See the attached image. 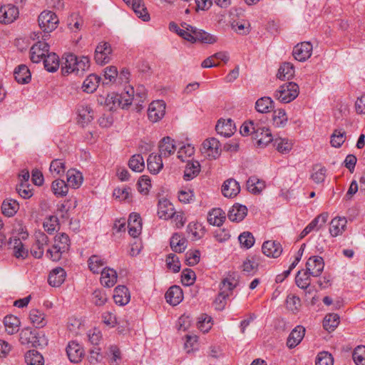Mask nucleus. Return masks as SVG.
<instances>
[{
    "mask_svg": "<svg viewBox=\"0 0 365 365\" xmlns=\"http://www.w3.org/2000/svg\"><path fill=\"white\" fill-rule=\"evenodd\" d=\"M61 71L63 75L76 73L82 74L90 67V60L87 56L77 57L73 53H68L64 57Z\"/></svg>",
    "mask_w": 365,
    "mask_h": 365,
    "instance_id": "nucleus-1",
    "label": "nucleus"
},
{
    "mask_svg": "<svg viewBox=\"0 0 365 365\" xmlns=\"http://www.w3.org/2000/svg\"><path fill=\"white\" fill-rule=\"evenodd\" d=\"M70 239L66 233H60L55 237L54 244L47 250L46 255L53 261L61 259L62 254L66 252L70 248Z\"/></svg>",
    "mask_w": 365,
    "mask_h": 365,
    "instance_id": "nucleus-2",
    "label": "nucleus"
},
{
    "mask_svg": "<svg viewBox=\"0 0 365 365\" xmlns=\"http://www.w3.org/2000/svg\"><path fill=\"white\" fill-rule=\"evenodd\" d=\"M38 26L43 32V40H46L49 34L54 31L59 23L56 14L48 10L43 11L38 18Z\"/></svg>",
    "mask_w": 365,
    "mask_h": 365,
    "instance_id": "nucleus-3",
    "label": "nucleus"
},
{
    "mask_svg": "<svg viewBox=\"0 0 365 365\" xmlns=\"http://www.w3.org/2000/svg\"><path fill=\"white\" fill-rule=\"evenodd\" d=\"M299 86L294 82H287L279 87L274 92V97L283 103L294 101L299 95Z\"/></svg>",
    "mask_w": 365,
    "mask_h": 365,
    "instance_id": "nucleus-4",
    "label": "nucleus"
},
{
    "mask_svg": "<svg viewBox=\"0 0 365 365\" xmlns=\"http://www.w3.org/2000/svg\"><path fill=\"white\" fill-rule=\"evenodd\" d=\"M113 49L109 43L102 41L98 43L95 51V61L99 65H104L111 60Z\"/></svg>",
    "mask_w": 365,
    "mask_h": 365,
    "instance_id": "nucleus-5",
    "label": "nucleus"
},
{
    "mask_svg": "<svg viewBox=\"0 0 365 365\" xmlns=\"http://www.w3.org/2000/svg\"><path fill=\"white\" fill-rule=\"evenodd\" d=\"M201 152L209 158L216 159L221 152L219 140L215 138L205 140L202 144Z\"/></svg>",
    "mask_w": 365,
    "mask_h": 365,
    "instance_id": "nucleus-6",
    "label": "nucleus"
},
{
    "mask_svg": "<svg viewBox=\"0 0 365 365\" xmlns=\"http://www.w3.org/2000/svg\"><path fill=\"white\" fill-rule=\"evenodd\" d=\"M45 41H38L31 48V60L33 63L41 62L48 53L49 45Z\"/></svg>",
    "mask_w": 365,
    "mask_h": 365,
    "instance_id": "nucleus-7",
    "label": "nucleus"
},
{
    "mask_svg": "<svg viewBox=\"0 0 365 365\" xmlns=\"http://www.w3.org/2000/svg\"><path fill=\"white\" fill-rule=\"evenodd\" d=\"M165 113V103L163 101H154L148 107V119L153 122L160 120Z\"/></svg>",
    "mask_w": 365,
    "mask_h": 365,
    "instance_id": "nucleus-8",
    "label": "nucleus"
},
{
    "mask_svg": "<svg viewBox=\"0 0 365 365\" xmlns=\"http://www.w3.org/2000/svg\"><path fill=\"white\" fill-rule=\"evenodd\" d=\"M35 239L31 253L35 258L40 259L43 257L44 246L48 245V237L44 232H37L35 234Z\"/></svg>",
    "mask_w": 365,
    "mask_h": 365,
    "instance_id": "nucleus-9",
    "label": "nucleus"
},
{
    "mask_svg": "<svg viewBox=\"0 0 365 365\" xmlns=\"http://www.w3.org/2000/svg\"><path fill=\"white\" fill-rule=\"evenodd\" d=\"M19 9L13 4H6L0 7V23L9 24L19 17Z\"/></svg>",
    "mask_w": 365,
    "mask_h": 365,
    "instance_id": "nucleus-10",
    "label": "nucleus"
},
{
    "mask_svg": "<svg viewBox=\"0 0 365 365\" xmlns=\"http://www.w3.org/2000/svg\"><path fill=\"white\" fill-rule=\"evenodd\" d=\"M8 246L16 259H25L28 257L29 251L19 237L10 238Z\"/></svg>",
    "mask_w": 365,
    "mask_h": 365,
    "instance_id": "nucleus-11",
    "label": "nucleus"
},
{
    "mask_svg": "<svg viewBox=\"0 0 365 365\" xmlns=\"http://www.w3.org/2000/svg\"><path fill=\"white\" fill-rule=\"evenodd\" d=\"M324 267V262L322 257L312 256L306 263V270L312 277H319Z\"/></svg>",
    "mask_w": 365,
    "mask_h": 365,
    "instance_id": "nucleus-12",
    "label": "nucleus"
},
{
    "mask_svg": "<svg viewBox=\"0 0 365 365\" xmlns=\"http://www.w3.org/2000/svg\"><path fill=\"white\" fill-rule=\"evenodd\" d=\"M312 52V45L308 41H304L294 47L292 54L296 60L302 62L311 56Z\"/></svg>",
    "mask_w": 365,
    "mask_h": 365,
    "instance_id": "nucleus-13",
    "label": "nucleus"
},
{
    "mask_svg": "<svg viewBox=\"0 0 365 365\" xmlns=\"http://www.w3.org/2000/svg\"><path fill=\"white\" fill-rule=\"evenodd\" d=\"M66 353L69 360L73 363L81 361L85 355L84 350L81 345L75 341L68 343L66 347Z\"/></svg>",
    "mask_w": 365,
    "mask_h": 365,
    "instance_id": "nucleus-14",
    "label": "nucleus"
},
{
    "mask_svg": "<svg viewBox=\"0 0 365 365\" xmlns=\"http://www.w3.org/2000/svg\"><path fill=\"white\" fill-rule=\"evenodd\" d=\"M158 214L160 218L168 220L174 217L175 212L173 205L167 199H161L158 205Z\"/></svg>",
    "mask_w": 365,
    "mask_h": 365,
    "instance_id": "nucleus-15",
    "label": "nucleus"
},
{
    "mask_svg": "<svg viewBox=\"0 0 365 365\" xmlns=\"http://www.w3.org/2000/svg\"><path fill=\"white\" fill-rule=\"evenodd\" d=\"M263 254L269 257L277 258L282 252V247L279 242L268 240L262 246Z\"/></svg>",
    "mask_w": 365,
    "mask_h": 365,
    "instance_id": "nucleus-16",
    "label": "nucleus"
},
{
    "mask_svg": "<svg viewBox=\"0 0 365 365\" xmlns=\"http://www.w3.org/2000/svg\"><path fill=\"white\" fill-rule=\"evenodd\" d=\"M66 272L64 269L61 267H58L50 272L48 277V282L51 286L58 287L63 283L66 279Z\"/></svg>",
    "mask_w": 365,
    "mask_h": 365,
    "instance_id": "nucleus-17",
    "label": "nucleus"
},
{
    "mask_svg": "<svg viewBox=\"0 0 365 365\" xmlns=\"http://www.w3.org/2000/svg\"><path fill=\"white\" fill-rule=\"evenodd\" d=\"M215 130L219 135L228 138L234 133L235 126L231 119H220L215 126Z\"/></svg>",
    "mask_w": 365,
    "mask_h": 365,
    "instance_id": "nucleus-18",
    "label": "nucleus"
},
{
    "mask_svg": "<svg viewBox=\"0 0 365 365\" xmlns=\"http://www.w3.org/2000/svg\"><path fill=\"white\" fill-rule=\"evenodd\" d=\"M159 154L162 158H166L174 154L176 147L174 144V140L167 136L164 137L159 143L158 145Z\"/></svg>",
    "mask_w": 365,
    "mask_h": 365,
    "instance_id": "nucleus-19",
    "label": "nucleus"
},
{
    "mask_svg": "<svg viewBox=\"0 0 365 365\" xmlns=\"http://www.w3.org/2000/svg\"><path fill=\"white\" fill-rule=\"evenodd\" d=\"M240 191V186L235 179L230 178L225 180L222 186V193L226 197H234Z\"/></svg>",
    "mask_w": 365,
    "mask_h": 365,
    "instance_id": "nucleus-20",
    "label": "nucleus"
},
{
    "mask_svg": "<svg viewBox=\"0 0 365 365\" xmlns=\"http://www.w3.org/2000/svg\"><path fill=\"white\" fill-rule=\"evenodd\" d=\"M305 334V329L302 326L296 327L289 334L287 345L289 349L296 347L303 339Z\"/></svg>",
    "mask_w": 365,
    "mask_h": 365,
    "instance_id": "nucleus-21",
    "label": "nucleus"
},
{
    "mask_svg": "<svg viewBox=\"0 0 365 365\" xmlns=\"http://www.w3.org/2000/svg\"><path fill=\"white\" fill-rule=\"evenodd\" d=\"M113 299L115 304L120 306L127 304L130 299L128 289L123 285H119L114 289Z\"/></svg>",
    "mask_w": 365,
    "mask_h": 365,
    "instance_id": "nucleus-22",
    "label": "nucleus"
},
{
    "mask_svg": "<svg viewBox=\"0 0 365 365\" xmlns=\"http://www.w3.org/2000/svg\"><path fill=\"white\" fill-rule=\"evenodd\" d=\"M247 215V208L245 205L235 204L229 210L228 219L232 222H240Z\"/></svg>",
    "mask_w": 365,
    "mask_h": 365,
    "instance_id": "nucleus-23",
    "label": "nucleus"
},
{
    "mask_svg": "<svg viewBox=\"0 0 365 365\" xmlns=\"http://www.w3.org/2000/svg\"><path fill=\"white\" fill-rule=\"evenodd\" d=\"M165 297L168 303L175 306L182 300V290L179 286H172L166 292Z\"/></svg>",
    "mask_w": 365,
    "mask_h": 365,
    "instance_id": "nucleus-24",
    "label": "nucleus"
},
{
    "mask_svg": "<svg viewBox=\"0 0 365 365\" xmlns=\"http://www.w3.org/2000/svg\"><path fill=\"white\" fill-rule=\"evenodd\" d=\"M78 121L83 126L88 124L93 119V110L89 105L86 103H82L78 106Z\"/></svg>",
    "mask_w": 365,
    "mask_h": 365,
    "instance_id": "nucleus-25",
    "label": "nucleus"
},
{
    "mask_svg": "<svg viewBox=\"0 0 365 365\" xmlns=\"http://www.w3.org/2000/svg\"><path fill=\"white\" fill-rule=\"evenodd\" d=\"M135 90L133 87H126L120 94H116L118 98V106L126 108L134 102Z\"/></svg>",
    "mask_w": 365,
    "mask_h": 365,
    "instance_id": "nucleus-26",
    "label": "nucleus"
},
{
    "mask_svg": "<svg viewBox=\"0 0 365 365\" xmlns=\"http://www.w3.org/2000/svg\"><path fill=\"white\" fill-rule=\"evenodd\" d=\"M162 155L151 153L147 159L148 170L152 174H158L163 168Z\"/></svg>",
    "mask_w": 365,
    "mask_h": 365,
    "instance_id": "nucleus-27",
    "label": "nucleus"
},
{
    "mask_svg": "<svg viewBox=\"0 0 365 365\" xmlns=\"http://www.w3.org/2000/svg\"><path fill=\"white\" fill-rule=\"evenodd\" d=\"M347 220L346 217H337L331 220L329 227V232L332 237H337L341 235L346 228Z\"/></svg>",
    "mask_w": 365,
    "mask_h": 365,
    "instance_id": "nucleus-28",
    "label": "nucleus"
},
{
    "mask_svg": "<svg viewBox=\"0 0 365 365\" xmlns=\"http://www.w3.org/2000/svg\"><path fill=\"white\" fill-rule=\"evenodd\" d=\"M263 131L261 126L255 123L253 121L245 122L240 127V133L242 135H252V138H258L260 135L262 134L261 132Z\"/></svg>",
    "mask_w": 365,
    "mask_h": 365,
    "instance_id": "nucleus-29",
    "label": "nucleus"
},
{
    "mask_svg": "<svg viewBox=\"0 0 365 365\" xmlns=\"http://www.w3.org/2000/svg\"><path fill=\"white\" fill-rule=\"evenodd\" d=\"M136 16L143 21H148L150 19L143 0H131L130 4Z\"/></svg>",
    "mask_w": 365,
    "mask_h": 365,
    "instance_id": "nucleus-30",
    "label": "nucleus"
},
{
    "mask_svg": "<svg viewBox=\"0 0 365 365\" xmlns=\"http://www.w3.org/2000/svg\"><path fill=\"white\" fill-rule=\"evenodd\" d=\"M101 283L104 287H111L117 282V272L115 270L110 268H104L101 272Z\"/></svg>",
    "mask_w": 365,
    "mask_h": 365,
    "instance_id": "nucleus-31",
    "label": "nucleus"
},
{
    "mask_svg": "<svg viewBox=\"0 0 365 365\" xmlns=\"http://www.w3.org/2000/svg\"><path fill=\"white\" fill-rule=\"evenodd\" d=\"M200 172V165L197 160H187L184 170V180H190L195 178Z\"/></svg>",
    "mask_w": 365,
    "mask_h": 365,
    "instance_id": "nucleus-32",
    "label": "nucleus"
},
{
    "mask_svg": "<svg viewBox=\"0 0 365 365\" xmlns=\"http://www.w3.org/2000/svg\"><path fill=\"white\" fill-rule=\"evenodd\" d=\"M187 240L180 234L175 233L170 238V245L175 252H183L187 247Z\"/></svg>",
    "mask_w": 365,
    "mask_h": 365,
    "instance_id": "nucleus-33",
    "label": "nucleus"
},
{
    "mask_svg": "<svg viewBox=\"0 0 365 365\" xmlns=\"http://www.w3.org/2000/svg\"><path fill=\"white\" fill-rule=\"evenodd\" d=\"M16 81L21 84L28 83L31 80V73L26 65L21 64L17 66L14 71Z\"/></svg>",
    "mask_w": 365,
    "mask_h": 365,
    "instance_id": "nucleus-34",
    "label": "nucleus"
},
{
    "mask_svg": "<svg viewBox=\"0 0 365 365\" xmlns=\"http://www.w3.org/2000/svg\"><path fill=\"white\" fill-rule=\"evenodd\" d=\"M67 185L73 189L78 188L83 183V178L81 172L71 169L67 171Z\"/></svg>",
    "mask_w": 365,
    "mask_h": 365,
    "instance_id": "nucleus-35",
    "label": "nucleus"
},
{
    "mask_svg": "<svg viewBox=\"0 0 365 365\" xmlns=\"http://www.w3.org/2000/svg\"><path fill=\"white\" fill-rule=\"evenodd\" d=\"M294 73L295 70L293 64L289 62H284L279 66L277 77L282 81L290 80L294 77Z\"/></svg>",
    "mask_w": 365,
    "mask_h": 365,
    "instance_id": "nucleus-36",
    "label": "nucleus"
},
{
    "mask_svg": "<svg viewBox=\"0 0 365 365\" xmlns=\"http://www.w3.org/2000/svg\"><path fill=\"white\" fill-rule=\"evenodd\" d=\"M225 220V213L220 208H214L208 212L207 221L210 225L220 226Z\"/></svg>",
    "mask_w": 365,
    "mask_h": 365,
    "instance_id": "nucleus-37",
    "label": "nucleus"
},
{
    "mask_svg": "<svg viewBox=\"0 0 365 365\" xmlns=\"http://www.w3.org/2000/svg\"><path fill=\"white\" fill-rule=\"evenodd\" d=\"M29 319L33 325L38 329L45 327L47 324L45 314L38 309H31L29 313Z\"/></svg>",
    "mask_w": 365,
    "mask_h": 365,
    "instance_id": "nucleus-38",
    "label": "nucleus"
},
{
    "mask_svg": "<svg viewBox=\"0 0 365 365\" xmlns=\"http://www.w3.org/2000/svg\"><path fill=\"white\" fill-rule=\"evenodd\" d=\"M101 77L96 74L89 75L83 81L82 88L83 91L91 93L98 87Z\"/></svg>",
    "mask_w": 365,
    "mask_h": 365,
    "instance_id": "nucleus-39",
    "label": "nucleus"
},
{
    "mask_svg": "<svg viewBox=\"0 0 365 365\" xmlns=\"http://www.w3.org/2000/svg\"><path fill=\"white\" fill-rule=\"evenodd\" d=\"M274 108V101L270 97L264 96L255 103V109L261 113H269Z\"/></svg>",
    "mask_w": 365,
    "mask_h": 365,
    "instance_id": "nucleus-40",
    "label": "nucleus"
},
{
    "mask_svg": "<svg viewBox=\"0 0 365 365\" xmlns=\"http://www.w3.org/2000/svg\"><path fill=\"white\" fill-rule=\"evenodd\" d=\"M19 208V205L16 200L13 199H6L1 205L2 213L7 217L14 216Z\"/></svg>",
    "mask_w": 365,
    "mask_h": 365,
    "instance_id": "nucleus-41",
    "label": "nucleus"
},
{
    "mask_svg": "<svg viewBox=\"0 0 365 365\" xmlns=\"http://www.w3.org/2000/svg\"><path fill=\"white\" fill-rule=\"evenodd\" d=\"M43 61L44 68L48 72H55L59 68V58L55 53H48Z\"/></svg>",
    "mask_w": 365,
    "mask_h": 365,
    "instance_id": "nucleus-42",
    "label": "nucleus"
},
{
    "mask_svg": "<svg viewBox=\"0 0 365 365\" xmlns=\"http://www.w3.org/2000/svg\"><path fill=\"white\" fill-rule=\"evenodd\" d=\"M4 324L6 332L9 334H14L19 331L20 321L16 317L9 315L4 317Z\"/></svg>",
    "mask_w": 365,
    "mask_h": 365,
    "instance_id": "nucleus-43",
    "label": "nucleus"
},
{
    "mask_svg": "<svg viewBox=\"0 0 365 365\" xmlns=\"http://www.w3.org/2000/svg\"><path fill=\"white\" fill-rule=\"evenodd\" d=\"M340 317L335 313L328 314L324 319L323 327L329 332L333 331L339 324Z\"/></svg>",
    "mask_w": 365,
    "mask_h": 365,
    "instance_id": "nucleus-44",
    "label": "nucleus"
},
{
    "mask_svg": "<svg viewBox=\"0 0 365 365\" xmlns=\"http://www.w3.org/2000/svg\"><path fill=\"white\" fill-rule=\"evenodd\" d=\"M106 264V261L98 255H92L88 260V267L93 273L101 272L102 267Z\"/></svg>",
    "mask_w": 365,
    "mask_h": 365,
    "instance_id": "nucleus-45",
    "label": "nucleus"
},
{
    "mask_svg": "<svg viewBox=\"0 0 365 365\" xmlns=\"http://www.w3.org/2000/svg\"><path fill=\"white\" fill-rule=\"evenodd\" d=\"M51 189L56 197H62L67 195L68 186L64 180L58 179L52 182Z\"/></svg>",
    "mask_w": 365,
    "mask_h": 365,
    "instance_id": "nucleus-46",
    "label": "nucleus"
},
{
    "mask_svg": "<svg viewBox=\"0 0 365 365\" xmlns=\"http://www.w3.org/2000/svg\"><path fill=\"white\" fill-rule=\"evenodd\" d=\"M273 124L277 128H284L288 121L285 110L277 109L274 110L272 114Z\"/></svg>",
    "mask_w": 365,
    "mask_h": 365,
    "instance_id": "nucleus-47",
    "label": "nucleus"
},
{
    "mask_svg": "<svg viewBox=\"0 0 365 365\" xmlns=\"http://www.w3.org/2000/svg\"><path fill=\"white\" fill-rule=\"evenodd\" d=\"M259 266V257L257 255L247 258L242 264L243 271L247 274H254Z\"/></svg>",
    "mask_w": 365,
    "mask_h": 365,
    "instance_id": "nucleus-48",
    "label": "nucleus"
},
{
    "mask_svg": "<svg viewBox=\"0 0 365 365\" xmlns=\"http://www.w3.org/2000/svg\"><path fill=\"white\" fill-rule=\"evenodd\" d=\"M187 232L191 237L192 240H197L205 235V230L202 225L198 223L190 222L187 227Z\"/></svg>",
    "mask_w": 365,
    "mask_h": 365,
    "instance_id": "nucleus-49",
    "label": "nucleus"
},
{
    "mask_svg": "<svg viewBox=\"0 0 365 365\" xmlns=\"http://www.w3.org/2000/svg\"><path fill=\"white\" fill-rule=\"evenodd\" d=\"M262 129L263 131L261 130L262 134H259L258 138H252L254 140H256V145L258 147L264 148L267 145H268L269 143L273 141V138L271 133V131L269 128L265 127H262Z\"/></svg>",
    "mask_w": 365,
    "mask_h": 365,
    "instance_id": "nucleus-50",
    "label": "nucleus"
},
{
    "mask_svg": "<svg viewBox=\"0 0 365 365\" xmlns=\"http://www.w3.org/2000/svg\"><path fill=\"white\" fill-rule=\"evenodd\" d=\"M247 187L250 192L257 194L264 188L265 184L264 181L259 180L255 176H252L247 181Z\"/></svg>",
    "mask_w": 365,
    "mask_h": 365,
    "instance_id": "nucleus-51",
    "label": "nucleus"
},
{
    "mask_svg": "<svg viewBox=\"0 0 365 365\" xmlns=\"http://www.w3.org/2000/svg\"><path fill=\"white\" fill-rule=\"evenodd\" d=\"M27 365H43V357L36 350H30L25 354Z\"/></svg>",
    "mask_w": 365,
    "mask_h": 365,
    "instance_id": "nucleus-52",
    "label": "nucleus"
},
{
    "mask_svg": "<svg viewBox=\"0 0 365 365\" xmlns=\"http://www.w3.org/2000/svg\"><path fill=\"white\" fill-rule=\"evenodd\" d=\"M346 133L343 129H336L331 135L330 143L334 148H340L344 143Z\"/></svg>",
    "mask_w": 365,
    "mask_h": 365,
    "instance_id": "nucleus-53",
    "label": "nucleus"
},
{
    "mask_svg": "<svg viewBox=\"0 0 365 365\" xmlns=\"http://www.w3.org/2000/svg\"><path fill=\"white\" fill-rule=\"evenodd\" d=\"M310 277L307 270L299 271L295 277L296 284L301 289H306L310 285Z\"/></svg>",
    "mask_w": 365,
    "mask_h": 365,
    "instance_id": "nucleus-54",
    "label": "nucleus"
},
{
    "mask_svg": "<svg viewBox=\"0 0 365 365\" xmlns=\"http://www.w3.org/2000/svg\"><path fill=\"white\" fill-rule=\"evenodd\" d=\"M274 145L276 147L277 151L284 154L288 153L292 148L293 143L292 140L287 138H276L274 140Z\"/></svg>",
    "mask_w": 365,
    "mask_h": 365,
    "instance_id": "nucleus-55",
    "label": "nucleus"
},
{
    "mask_svg": "<svg viewBox=\"0 0 365 365\" xmlns=\"http://www.w3.org/2000/svg\"><path fill=\"white\" fill-rule=\"evenodd\" d=\"M129 168L135 172H141L145 168L144 159L140 154L133 155L128 162Z\"/></svg>",
    "mask_w": 365,
    "mask_h": 365,
    "instance_id": "nucleus-56",
    "label": "nucleus"
},
{
    "mask_svg": "<svg viewBox=\"0 0 365 365\" xmlns=\"http://www.w3.org/2000/svg\"><path fill=\"white\" fill-rule=\"evenodd\" d=\"M232 28L240 35H247L251 31L250 24L245 20L234 21L232 23Z\"/></svg>",
    "mask_w": 365,
    "mask_h": 365,
    "instance_id": "nucleus-57",
    "label": "nucleus"
},
{
    "mask_svg": "<svg viewBox=\"0 0 365 365\" xmlns=\"http://www.w3.org/2000/svg\"><path fill=\"white\" fill-rule=\"evenodd\" d=\"M193 38L195 39V42L200 41L202 43L210 44L214 43L217 41V38L215 36L200 29H197Z\"/></svg>",
    "mask_w": 365,
    "mask_h": 365,
    "instance_id": "nucleus-58",
    "label": "nucleus"
},
{
    "mask_svg": "<svg viewBox=\"0 0 365 365\" xmlns=\"http://www.w3.org/2000/svg\"><path fill=\"white\" fill-rule=\"evenodd\" d=\"M113 196L120 200L129 201L132 197L131 188L130 187H117L113 190Z\"/></svg>",
    "mask_w": 365,
    "mask_h": 365,
    "instance_id": "nucleus-59",
    "label": "nucleus"
},
{
    "mask_svg": "<svg viewBox=\"0 0 365 365\" xmlns=\"http://www.w3.org/2000/svg\"><path fill=\"white\" fill-rule=\"evenodd\" d=\"M147 97V93L143 86H138L136 88L135 94L134 93V102L136 104L138 110L143 108L142 103L145 101Z\"/></svg>",
    "mask_w": 365,
    "mask_h": 365,
    "instance_id": "nucleus-60",
    "label": "nucleus"
},
{
    "mask_svg": "<svg viewBox=\"0 0 365 365\" xmlns=\"http://www.w3.org/2000/svg\"><path fill=\"white\" fill-rule=\"evenodd\" d=\"M195 153V148L190 144L182 146L178 152V158L182 162L187 161V158L192 157Z\"/></svg>",
    "mask_w": 365,
    "mask_h": 365,
    "instance_id": "nucleus-61",
    "label": "nucleus"
},
{
    "mask_svg": "<svg viewBox=\"0 0 365 365\" xmlns=\"http://www.w3.org/2000/svg\"><path fill=\"white\" fill-rule=\"evenodd\" d=\"M240 245L246 248H251L255 243V238L252 234L250 232H244L238 237Z\"/></svg>",
    "mask_w": 365,
    "mask_h": 365,
    "instance_id": "nucleus-62",
    "label": "nucleus"
},
{
    "mask_svg": "<svg viewBox=\"0 0 365 365\" xmlns=\"http://www.w3.org/2000/svg\"><path fill=\"white\" fill-rule=\"evenodd\" d=\"M316 365H333L334 359L328 351L319 352L316 358Z\"/></svg>",
    "mask_w": 365,
    "mask_h": 365,
    "instance_id": "nucleus-63",
    "label": "nucleus"
},
{
    "mask_svg": "<svg viewBox=\"0 0 365 365\" xmlns=\"http://www.w3.org/2000/svg\"><path fill=\"white\" fill-rule=\"evenodd\" d=\"M352 356L356 365H365V346L355 348Z\"/></svg>",
    "mask_w": 365,
    "mask_h": 365,
    "instance_id": "nucleus-64",
    "label": "nucleus"
}]
</instances>
